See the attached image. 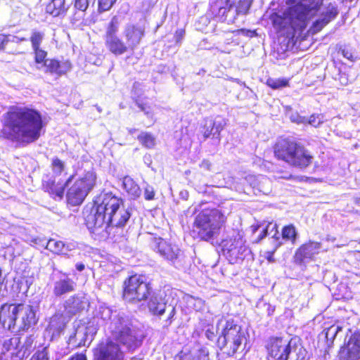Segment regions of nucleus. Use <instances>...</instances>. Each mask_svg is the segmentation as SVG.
Listing matches in <instances>:
<instances>
[{"label":"nucleus","instance_id":"obj_1","mask_svg":"<svg viewBox=\"0 0 360 360\" xmlns=\"http://www.w3.org/2000/svg\"><path fill=\"white\" fill-rule=\"evenodd\" d=\"M323 0H287L290 7L282 15L274 13L271 21L274 29L281 35L294 37L301 33L311 18L319 13L310 30L312 34L321 31L338 15L337 7L329 4L322 7Z\"/></svg>","mask_w":360,"mask_h":360},{"label":"nucleus","instance_id":"obj_2","mask_svg":"<svg viewBox=\"0 0 360 360\" xmlns=\"http://www.w3.org/2000/svg\"><path fill=\"white\" fill-rule=\"evenodd\" d=\"M42 129V117L39 111L26 107L15 108L4 115L1 136L27 145L39 139Z\"/></svg>","mask_w":360,"mask_h":360},{"label":"nucleus","instance_id":"obj_3","mask_svg":"<svg viewBox=\"0 0 360 360\" xmlns=\"http://www.w3.org/2000/svg\"><path fill=\"white\" fill-rule=\"evenodd\" d=\"M98 316L103 321H108V328L113 338L128 350H134L141 345L143 335L132 326L130 320L124 314L101 306Z\"/></svg>","mask_w":360,"mask_h":360},{"label":"nucleus","instance_id":"obj_4","mask_svg":"<svg viewBox=\"0 0 360 360\" xmlns=\"http://www.w3.org/2000/svg\"><path fill=\"white\" fill-rule=\"evenodd\" d=\"M44 37V31L33 30L31 32L30 40L34 54L36 68L45 73L57 76L67 73L71 69V63L69 60L46 58L47 52L41 46Z\"/></svg>","mask_w":360,"mask_h":360},{"label":"nucleus","instance_id":"obj_5","mask_svg":"<svg viewBox=\"0 0 360 360\" xmlns=\"http://www.w3.org/2000/svg\"><path fill=\"white\" fill-rule=\"evenodd\" d=\"M226 217L219 210H204L195 217L193 224V232L204 240H212L220 233Z\"/></svg>","mask_w":360,"mask_h":360},{"label":"nucleus","instance_id":"obj_6","mask_svg":"<svg viewBox=\"0 0 360 360\" xmlns=\"http://www.w3.org/2000/svg\"><path fill=\"white\" fill-rule=\"evenodd\" d=\"M275 155L288 164L306 167L312 160V156L302 146L288 139L279 140L274 148Z\"/></svg>","mask_w":360,"mask_h":360},{"label":"nucleus","instance_id":"obj_7","mask_svg":"<svg viewBox=\"0 0 360 360\" xmlns=\"http://www.w3.org/2000/svg\"><path fill=\"white\" fill-rule=\"evenodd\" d=\"M216 333L219 335L218 344L224 347L230 343L233 354L236 352L241 344L245 340L241 327L236 323L233 319L225 318L219 319L217 324Z\"/></svg>","mask_w":360,"mask_h":360},{"label":"nucleus","instance_id":"obj_8","mask_svg":"<svg viewBox=\"0 0 360 360\" xmlns=\"http://www.w3.org/2000/svg\"><path fill=\"white\" fill-rule=\"evenodd\" d=\"M96 174L93 169L84 172L69 188L67 193L68 202L77 205L81 204L96 184Z\"/></svg>","mask_w":360,"mask_h":360},{"label":"nucleus","instance_id":"obj_9","mask_svg":"<svg viewBox=\"0 0 360 360\" xmlns=\"http://www.w3.org/2000/svg\"><path fill=\"white\" fill-rule=\"evenodd\" d=\"M223 255L231 264H236L244 259L250 252L243 236L238 231L223 239L221 243Z\"/></svg>","mask_w":360,"mask_h":360},{"label":"nucleus","instance_id":"obj_10","mask_svg":"<svg viewBox=\"0 0 360 360\" xmlns=\"http://www.w3.org/2000/svg\"><path fill=\"white\" fill-rule=\"evenodd\" d=\"M150 295V286L143 275L135 274L124 282L123 298L129 302L146 300Z\"/></svg>","mask_w":360,"mask_h":360},{"label":"nucleus","instance_id":"obj_11","mask_svg":"<svg viewBox=\"0 0 360 360\" xmlns=\"http://www.w3.org/2000/svg\"><path fill=\"white\" fill-rule=\"evenodd\" d=\"M253 0H217L215 6L223 20L233 22L238 15H245Z\"/></svg>","mask_w":360,"mask_h":360},{"label":"nucleus","instance_id":"obj_12","mask_svg":"<svg viewBox=\"0 0 360 360\" xmlns=\"http://www.w3.org/2000/svg\"><path fill=\"white\" fill-rule=\"evenodd\" d=\"M85 221L88 229L91 233L102 237L109 234L108 229L110 227V224L108 217L103 212L99 210V207L97 206L85 217Z\"/></svg>","mask_w":360,"mask_h":360},{"label":"nucleus","instance_id":"obj_13","mask_svg":"<svg viewBox=\"0 0 360 360\" xmlns=\"http://www.w3.org/2000/svg\"><path fill=\"white\" fill-rule=\"evenodd\" d=\"M322 251V244L319 242L309 240L297 248L294 255V261L299 265L314 260L316 255Z\"/></svg>","mask_w":360,"mask_h":360},{"label":"nucleus","instance_id":"obj_14","mask_svg":"<svg viewBox=\"0 0 360 360\" xmlns=\"http://www.w3.org/2000/svg\"><path fill=\"white\" fill-rule=\"evenodd\" d=\"M4 318L8 314L14 315L15 312H20L22 316V321L26 324V330L37 323L36 311L34 307L29 304H4L3 305Z\"/></svg>","mask_w":360,"mask_h":360},{"label":"nucleus","instance_id":"obj_15","mask_svg":"<svg viewBox=\"0 0 360 360\" xmlns=\"http://www.w3.org/2000/svg\"><path fill=\"white\" fill-rule=\"evenodd\" d=\"M150 245L162 258L172 262L177 259L180 255L181 250L176 245L162 238L153 237Z\"/></svg>","mask_w":360,"mask_h":360},{"label":"nucleus","instance_id":"obj_16","mask_svg":"<svg viewBox=\"0 0 360 360\" xmlns=\"http://www.w3.org/2000/svg\"><path fill=\"white\" fill-rule=\"evenodd\" d=\"M96 360H124V354L120 345L112 340L101 343L95 350Z\"/></svg>","mask_w":360,"mask_h":360},{"label":"nucleus","instance_id":"obj_17","mask_svg":"<svg viewBox=\"0 0 360 360\" xmlns=\"http://www.w3.org/2000/svg\"><path fill=\"white\" fill-rule=\"evenodd\" d=\"M269 354L274 360H288L290 342L283 338H272L268 345Z\"/></svg>","mask_w":360,"mask_h":360},{"label":"nucleus","instance_id":"obj_18","mask_svg":"<svg viewBox=\"0 0 360 360\" xmlns=\"http://www.w3.org/2000/svg\"><path fill=\"white\" fill-rule=\"evenodd\" d=\"M342 360H357L360 359V333L352 335L347 344L341 347L339 352Z\"/></svg>","mask_w":360,"mask_h":360},{"label":"nucleus","instance_id":"obj_19","mask_svg":"<svg viewBox=\"0 0 360 360\" xmlns=\"http://www.w3.org/2000/svg\"><path fill=\"white\" fill-rule=\"evenodd\" d=\"M123 36L129 49L134 51L144 36V29L141 26L129 24L123 31Z\"/></svg>","mask_w":360,"mask_h":360},{"label":"nucleus","instance_id":"obj_20","mask_svg":"<svg viewBox=\"0 0 360 360\" xmlns=\"http://www.w3.org/2000/svg\"><path fill=\"white\" fill-rule=\"evenodd\" d=\"M123 202L122 198L115 196L112 193H107L101 195V202L97 207H99V210L103 212L109 217L120 205H122Z\"/></svg>","mask_w":360,"mask_h":360},{"label":"nucleus","instance_id":"obj_21","mask_svg":"<svg viewBox=\"0 0 360 360\" xmlns=\"http://www.w3.org/2000/svg\"><path fill=\"white\" fill-rule=\"evenodd\" d=\"M123 202L122 198L115 196L112 193H107L101 195V202L97 207H99V210L103 212L109 217L120 205H122Z\"/></svg>","mask_w":360,"mask_h":360},{"label":"nucleus","instance_id":"obj_22","mask_svg":"<svg viewBox=\"0 0 360 360\" xmlns=\"http://www.w3.org/2000/svg\"><path fill=\"white\" fill-rule=\"evenodd\" d=\"M3 306L0 309V322L4 328L11 330L13 333H18L22 330H26V324L22 321V316L20 315V312L13 313L14 315L11 316L8 314L4 317L3 316Z\"/></svg>","mask_w":360,"mask_h":360},{"label":"nucleus","instance_id":"obj_23","mask_svg":"<svg viewBox=\"0 0 360 360\" xmlns=\"http://www.w3.org/2000/svg\"><path fill=\"white\" fill-rule=\"evenodd\" d=\"M89 305V299L83 294L70 297L64 303L66 313L73 315L85 309Z\"/></svg>","mask_w":360,"mask_h":360},{"label":"nucleus","instance_id":"obj_24","mask_svg":"<svg viewBox=\"0 0 360 360\" xmlns=\"http://www.w3.org/2000/svg\"><path fill=\"white\" fill-rule=\"evenodd\" d=\"M226 124L225 119L221 117H217L214 120L206 119L205 120L203 136L205 139L212 136L219 139L220 132Z\"/></svg>","mask_w":360,"mask_h":360},{"label":"nucleus","instance_id":"obj_25","mask_svg":"<svg viewBox=\"0 0 360 360\" xmlns=\"http://www.w3.org/2000/svg\"><path fill=\"white\" fill-rule=\"evenodd\" d=\"M75 283L66 274H60L53 282V292L56 297L75 290Z\"/></svg>","mask_w":360,"mask_h":360},{"label":"nucleus","instance_id":"obj_26","mask_svg":"<svg viewBox=\"0 0 360 360\" xmlns=\"http://www.w3.org/2000/svg\"><path fill=\"white\" fill-rule=\"evenodd\" d=\"M164 292H152L150 290V295L148 296L149 301L148 306L149 310L155 315H162L165 311L166 304L167 300L163 297Z\"/></svg>","mask_w":360,"mask_h":360},{"label":"nucleus","instance_id":"obj_27","mask_svg":"<svg viewBox=\"0 0 360 360\" xmlns=\"http://www.w3.org/2000/svg\"><path fill=\"white\" fill-rule=\"evenodd\" d=\"M68 323L67 319L63 314L53 316L46 328V332L51 335V338L58 336L64 330Z\"/></svg>","mask_w":360,"mask_h":360},{"label":"nucleus","instance_id":"obj_28","mask_svg":"<svg viewBox=\"0 0 360 360\" xmlns=\"http://www.w3.org/2000/svg\"><path fill=\"white\" fill-rule=\"evenodd\" d=\"M122 188L129 198L136 200L141 195V190L139 184L129 176H125L121 179Z\"/></svg>","mask_w":360,"mask_h":360},{"label":"nucleus","instance_id":"obj_29","mask_svg":"<svg viewBox=\"0 0 360 360\" xmlns=\"http://www.w3.org/2000/svg\"><path fill=\"white\" fill-rule=\"evenodd\" d=\"M130 213L127 209L122 205L108 217L110 226L122 227L126 224L130 217Z\"/></svg>","mask_w":360,"mask_h":360},{"label":"nucleus","instance_id":"obj_30","mask_svg":"<svg viewBox=\"0 0 360 360\" xmlns=\"http://www.w3.org/2000/svg\"><path fill=\"white\" fill-rule=\"evenodd\" d=\"M107 49L115 55H122L129 49L126 43H124L117 36L105 38Z\"/></svg>","mask_w":360,"mask_h":360},{"label":"nucleus","instance_id":"obj_31","mask_svg":"<svg viewBox=\"0 0 360 360\" xmlns=\"http://www.w3.org/2000/svg\"><path fill=\"white\" fill-rule=\"evenodd\" d=\"M245 180L250 184V185L252 187L253 189H257L259 192H262L263 193H266L269 191L268 188L266 187V185L270 184V181L266 177L259 175H248Z\"/></svg>","mask_w":360,"mask_h":360},{"label":"nucleus","instance_id":"obj_32","mask_svg":"<svg viewBox=\"0 0 360 360\" xmlns=\"http://www.w3.org/2000/svg\"><path fill=\"white\" fill-rule=\"evenodd\" d=\"M72 246L73 245L71 244L65 245L60 240L50 239L46 243V248L55 254L69 256L68 252L72 250Z\"/></svg>","mask_w":360,"mask_h":360},{"label":"nucleus","instance_id":"obj_33","mask_svg":"<svg viewBox=\"0 0 360 360\" xmlns=\"http://www.w3.org/2000/svg\"><path fill=\"white\" fill-rule=\"evenodd\" d=\"M73 176H70L66 181L65 184H56L54 181H49L46 182L44 184L45 189L51 195H55L56 196L61 198L63 195L65 186H68L71 181Z\"/></svg>","mask_w":360,"mask_h":360},{"label":"nucleus","instance_id":"obj_34","mask_svg":"<svg viewBox=\"0 0 360 360\" xmlns=\"http://www.w3.org/2000/svg\"><path fill=\"white\" fill-rule=\"evenodd\" d=\"M46 11L55 17L64 14L67 11L65 0H51L46 6Z\"/></svg>","mask_w":360,"mask_h":360},{"label":"nucleus","instance_id":"obj_35","mask_svg":"<svg viewBox=\"0 0 360 360\" xmlns=\"http://www.w3.org/2000/svg\"><path fill=\"white\" fill-rule=\"evenodd\" d=\"M137 139L143 147L147 148H153L156 144V138L147 131H142Z\"/></svg>","mask_w":360,"mask_h":360},{"label":"nucleus","instance_id":"obj_36","mask_svg":"<svg viewBox=\"0 0 360 360\" xmlns=\"http://www.w3.org/2000/svg\"><path fill=\"white\" fill-rule=\"evenodd\" d=\"M297 236L298 234L294 225L290 224L283 228L282 238L283 240H290L292 244H295Z\"/></svg>","mask_w":360,"mask_h":360},{"label":"nucleus","instance_id":"obj_37","mask_svg":"<svg viewBox=\"0 0 360 360\" xmlns=\"http://www.w3.org/2000/svg\"><path fill=\"white\" fill-rule=\"evenodd\" d=\"M119 25H120V20H119L117 16H114L111 19V20L107 27L105 38H110V37L117 36V33L118 32Z\"/></svg>","mask_w":360,"mask_h":360},{"label":"nucleus","instance_id":"obj_38","mask_svg":"<svg viewBox=\"0 0 360 360\" xmlns=\"http://www.w3.org/2000/svg\"><path fill=\"white\" fill-rule=\"evenodd\" d=\"M285 113L292 122L307 124V117L300 115L297 112H292L290 107H285Z\"/></svg>","mask_w":360,"mask_h":360},{"label":"nucleus","instance_id":"obj_39","mask_svg":"<svg viewBox=\"0 0 360 360\" xmlns=\"http://www.w3.org/2000/svg\"><path fill=\"white\" fill-rule=\"evenodd\" d=\"M266 84L274 89H281L288 86V79L285 78H269Z\"/></svg>","mask_w":360,"mask_h":360},{"label":"nucleus","instance_id":"obj_40","mask_svg":"<svg viewBox=\"0 0 360 360\" xmlns=\"http://www.w3.org/2000/svg\"><path fill=\"white\" fill-rule=\"evenodd\" d=\"M307 352L302 347L295 348L293 352H290L289 360H306Z\"/></svg>","mask_w":360,"mask_h":360},{"label":"nucleus","instance_id":"obj_41","mask_svg":"<svg viewBox=\"0 0 360 360\" xmlns=\"http://www.w3.org/2000/svg\"><path fill=\"white\" fill-rule=\"evenodd\" d=\"M324 122V116L322 114H313L307 118V124L314 127H319Z\"/></svg>","mask_w":360,"mask_h":360},{"label":"nucleus","instance_id":"obj_42","mask_svg":"<svg viewBox=\"0 0 360 360\" xmlns=\"http://www.w3.org/2000/svg\"><path fill=\"white\" fill-rule=\"evenodd\" d=\"M18 38L13 35L0 34V50H4L9 42H18Z\"/></svg>","mask_w":360,"mask_h":360},{"label":"nucleus","instance_id":"obj_43","mask_svg":"<svg viewBox=\"0 0 360 360\" xmlns=\"http://www.w3.org/2000/svg\"><path fill=\"white\" fill-rule=\"evenodd\" d=\"M100 13L109 11L117 0H97Z\"/></svg>","mask_w":360,"mask_h":360},{"label":"nucleus","instance_id":"obj_44","mask_svg":"<svg viewBox=\"0 0 360 360\" xmlns=\"http://www.w3.org/2000/svg\"><path fill=\"white\" fill-rule=\"evenodd\" d=\"M52 169L54 174L60 175L64 169L63 162L58 158H54L52 161Z\"/></svg>","mask_w":360,"mask_h":360},{"label":"nucleus","instance_id":"obj_45","mask_svg":"<svg viewBox=\"0 0 360 360\" xmlns=\"http://www.w3.org/2000/svg\"><path fill=\"white\" fill-rule=\"evenodd\" d=\"M30 360H49V352L46 348L35 352Z\"/></svg>","mask_w":360,"mask_h":360},{"label":"nucleus","instance_id":"obj_46","mask_svg":"<svg viewBox=\"0 0 360 360\" xmlns=\"http://www.w3.org/2000/svg\"><path fill=\"white\" fill-rule=\"evenodd\" d=\"M188 302L193 305V307L196 311L202 310L204 307V302L201 299H197L193 297H190Z\"/></svg>","mask_w":360,"mask_h":360},{"label":"nucleus","instance_id":"obj_47","mask_svg":"<svg viewBox=\"0 0 360 360\" xmlns=\"http://www.w3.org/2000/svg\"><path fill=\"white\" fill-rule=\"evenodd\" d=\"M155 197V191L152 186L147 184L144 188V198L146 200H152Z\"/></svg>","mask_w":360,"mask_h":360},{"label":"nucleus","instance_id":"obj_48","mask_svg":"<svg viewBox=\"0 0 360 360\" xmlns=\"http://www.w3.org/2000/svg\"><path fill=\"white\" fill-rule=\"evenodd\" d=\"M89 6V0H75V7L82 11H84Z\"/></svg>","mask_w":360,"mask_h":360},{"label":"nucleus","instance_id":"obj_49","mask_svg":"<svg viewBox=\"0 0 360 360\" xmlns=\"http://www.w3.org/2000/svg\"><path fill=\"white\" fill-rule=\"evenodd\" d=\"M340 51L344 58H345L351 61L355 60V58L353 56V53L350 49H349L346 47H344V48L340 49Z\"/></svg>","mask_w":360,"mask_h":360},{"label":"nucleus","instance_id":"obj_50","mask_svg":"<svg viewBox=\"0 0 360 360\" xmlns=\"http://www.w3.org/2000/svg\"><path fill=\"white\" fill-rule=\"evenodd\" d=\"M233 34L235 36L243 35L248 37H252L254 36L255 32L248 30L241 29L235 31Z\"/></svg>","mask_w":360,"mask_h":360},{"label":"nucleus","instance_id":"obj_51","mask_svg":"<svg viewBox=\"0 0 360 360\" xmlns=\"http://www.w3.org/2000/svg\"><path fill=\"white\" fill-rule=\"evenodd\" d=\"M279 246V245H276V247L274 248V249L272 250V251H266L264 252V257L267 259V261L269 262V263H273L274 262V252H276V249L278 248V247Z\"/></svg>","mask_w":360,"mask_h":360},{"label":"nucleus","instance_id":"obj_52","mask_svg":"<svg viewBox=\"0 0 360 360\" xmlns=\"http://www.w3.org/2000/svg\"><path fill=\"white\" fill-rule=\"evenodd\" d=\"M184 30H181L176 31V32L175 34V38H176V41L177 43L181 42L182 38L184 37Z\"/></svg>","mask_w":360,"mask_h":360},{"label":"nucleus","instance_id":"obj_53","mask_svg":"<svg viewBox=\"0 0 360 360\" xmlns=\"http://www.w3.org/2000/svg\"><path fill=\"white\" fill-rule=\"evenodd\" d=\"M69 360H87L84 354H77L72 356Z\"/></svg>","mask_w":360,"mask_h":360},{"label":"nucleus","instance_id":"obj_54","mask_svg":"<svg viewBox=\"0 0 360 360\" xmlns=\"http://www.w3.org/2000/svg\"><path fill=\"white\" fill-rule=\"evenodd\" d=\"M200 167H201V168H202L204 169L210 170V168H211V164H210V162L208 160H204L201 162Z\"/></svg>","mask_w":360,"mask_h":360},{"label":"nucleus","instance_id":"obj_55","mask_svg":"<svg viewBox=\"0 0 360 360\" xmlns=\"http://www.w3.org/2000/svg\"><path fill=\"white\" fill-rule=\"evenodd\" d=\"M142 110L144 112L145 115H146L151 120L153 119V112L150 110V108L141 107Z\"/></svg>","mask_w":360,"mask_h":360},{"label":"nucleus","instance_id":"obj_56","mask_svg":"<svg viewBox=\"0 0 360 360\" xmlns=\"http://www.w3.org/2000/svg\"><path fill=\"white\" fill-rule=\"evenodd\" d=\"M205 335H206L207 338L211 340H213L214 338L215 337L214 332H212L210 330H207L206 331Z\"/></svg>","mask_w":360,"mask_h":360},{"label":"nucleus","instance_id":"obj_57","mask_svg":"<svg viewBox=\"0 0 360 360\" xmlns=\"http://www.w3.org/2000/svg\"><path fill=\"white\" fill-rule=\"evenodd\" d=\"M84 268H85V266H84V264H82V263H77V264H76V269H77V271H83V270L84 269Z\"/></svg>","mask_w":360,"mask_h":360},{"label":"nucleus","instance_id":"obj_58","mask_svg":"<svg viewBox=\"0 0 360 360\" xmlns=\"http://www.w3.org/2000/svg\"><path fill=\"white\" fill-rule=\"evenodd\" d=\"M338 329H339L338 326H336V327L332 326L331 328H329L328 330L329 331H333V332L335 333V334H336L338 333Z\"/></svg>","mask_w":360,"mask_h":360},{"label":"nucleus","instance_id":"obj_59","mask_svg":"<svg viewBox=\"0 0 360 360\" xmlns=\"http://www.w3.org/2000/svg\"><path fill=\"white\" fill-rule=\"evenodd\" d=\"M25 283H26V284H25V286L24 289H25V290H27V289L29 288L30 285H31V283H32V281H28V280H26Z\"/></svg>","mask_w":360,"mask_h":360},{"label":"nucleus","instance_id":"obj_60","mask_svg":"<svg viewBox=\"0 0 360 360\" xmlns=\"http://www.w3.org/2000/svg\"><path fill=\"white\" fill-rule=\"evenodd\" d=\"M272 224H269L268 225V226L266 227V229H269ZM267 234V229H265L264 230V235L261 237V238H264V236H266Z\"/></svg>","mask_w":360,"mask_h":360},{"label":"nucleus","instance_id":"obj_61","mask_svg":"<svg viewBox=\"0 0 360 360\" xmlns=\"http://www.w3.org/2000/svg\"><path fill=\"white\" fill-rule=\"evenodd\" d=\"M335 238H333V237L327 236V238H326V240H327V241L334 242V241H335Z\"/></svg>","mask_w":360,"mask_h":360},{"label":"nucleus","instance_id":"obj_62","mask_svg":"<svg viewBox=\"0 0 360 360\" xmlns=\"http://www.w3.org/2000/svg\"><path fill=\"white\" fill-rule=\"evenodd\" d=\"M136 129H134V128H131V129H128V131L130 134H133L135 131H136Z\"/></svg>","mask_w":360,"mask_h":360},{"label":"nucleus","instance_id":"obj_63","mask_svg":"<svg viewBox=\"0 0 360 360\" xmlns=\"http://www.w3.org/2000/svg\"><path fill=\"white\" fill-rule=\"evenodd\" d=\"M174 311H175V309H174V307H172V311H171V313L169 314V318H172L174 316Z\"/></svg>","mask_w":360,"mask_h":360},{"label":"nucleus","instance_id":"obj_64","mask_svg":"<svg viewBox=\"0 0 360 360\" xmlns=\"http://www.w3.org/2000/svg\"><path fill=\"white\" fill-rule=\"evenodd\" d=\"M358 204L360 205V198L358 200Z\"/></svg>","mask_w":360,"mask_h":360}]
</instances>
